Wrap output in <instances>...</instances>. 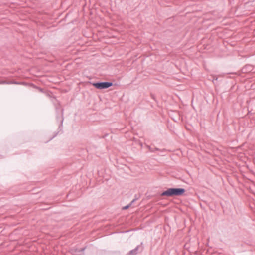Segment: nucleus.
Instances as JSON below:
<instances>
[{"label":"nucleus","mask_w":255,"mask_h":255,"mask_svg":"<svg viewBox=\"0 0 255 255\" xmlns=\"http://www.w3.org/2000/svg\"><path fill=\"white\" fill-rule=\"evenodd\" d=\"M217 78H216V79H213V83H215V81H217Z\"/></svg>","instance_id":"8"},{"label":"nucleus","mask_w":255,"mask_h":255,"mask_svg":"<svg viewBox=\"0 0 255 255\" xmlns=\"http://www.w3.org/2000/svg\"><path fill=\"white\" fill-rule=\"evenodd\" d=\"M39 90H40V91H42V89H41V88H39Z\"/></svg>","instance_id":"10"},{"label":"nucleus","mask_w":255,"mask_h":255,"mask_svg":"<svg viewBox=\"0 0 255 255\" xmlns=\"http://www.w3.org/2000/svg\"><path fill=\"white\" fill-rule=\"evenodd\" d=\"M148 148H149V150H150V152H154V149L151 148L150 146H148Z\"/></svg>","instance_id":"6"},{"label":"nucleus","mask_w":255,"mask_h":255,"mask_svg":"<svg viewBox=\"0 0 255 255\" xmlns=\"http://www.w3.org/2000/svg\"><path fill=\"white\" fill-rule=\"evenodd\" d=\"M141 248L140 245H138L135 249L129 252L127 255H136L137 254L139 249Z\"/></svg>","instance_id":"3"},{"label":"nucleus","mask_w":255,"mask_h":255,"mask_svg":"<svg viewBox=\"0 0 255 255\" xmlns=\"http://www.w3.org/2000/svg\"><path fill=\"white\" fill-rule=\"evenodd\" d=\"M154 151H158V150H159V149L157 148H155L154 149Z\"/></svg>","instance_id":"9"},{"label":"nucleus","mask_w":255,"mask_h":255,"mask_svg":"<svg viewBox=\"0 0 255 255\" xmlns=\"http://www.w3.org/2000/svg\"><path fill=\"white\" fill-rule=\"evenodd\" d=\"M18 84V82L15 81H7L4 80H0V84Z\"/></svg>","instance_id":"4"},{"label":"nucleus","mask_w":255,"mask_h":255,"mask_svg":"<svg viewBox=\"0 0 255 255\" xmlns=\"http://www.w3.org/2000/svg\"><path fill=\"white\" fill-rule=\"evenodd\" d=\"M185 190L184 188H169L161 194V196L172 197L180 196L183 194Z\"/></svg>","instance_id":"1"},{"label":"nucleus","mask_w":255,"mask_h":255,"mask_svg":"<svg viewBox=\"0 0 255 255\" xmlns=\"http://www.w3.org/2000/svg\"><path fill=\"white\" fill-rule=\"evenodd\" d=\"M93 86L98 89H104L112 86L113 84L111 82H100L93 83Z\"/></svg>","instance_id":"2"},{"label":"nucleus","mask_w":255,"mask_h":255,"mask_svg":"<svg viewBox=\"0 0 255 255\" xmlns=\"http://www.w3.org/2000/svg\"><path fill=\"white\" fill-rule=\"evenodd\" d=\"M137 200L136 198L133 199L129 204H131V206L132 205V204L133 203H134V202Z\"/></svg>","instance_id":"7"},{"label":"nucleus","mask_w":255,"mask_h":255,"mask_svg":"<svg viewBox=\"0 0 255 255\" xmlns=\"http://www.w3.org/2000/svg\"><path fill=\"white\" fill-rule=\"evenodd\" d=\"M131 206V204H129L128 205L126 206H124L123 207V210H127L128 209V208H129V207Z\"/></svg>","instance_id":"5"}]
</instances>
